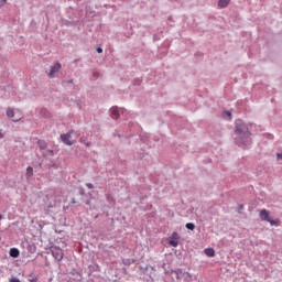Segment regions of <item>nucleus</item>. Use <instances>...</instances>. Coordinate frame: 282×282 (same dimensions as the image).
<instances>
[{"label":"nucleus","instance_id":"6","mask_svg":"<svg viewBox=\"0 0 282 282\" xmlns=\"http://www.w3.org/2000/svg\"><path fill=\"white\" fill-rule=\"evenodd\" d=\"M174 274L177 281H181V279H191V273L184 272L182 270L174 271Z\"/></svg>","mask_w":282,"mask_h":282},{"label":"nucleus","instance_id":"11","mask_svg":"<svg viewBox=\"0 0 282 282\" xmlns=\"http://www.w3.org/2000/svg\"><path fill=\"white\" fill-rule=\"evenodd\" d=\"M34 175V169L32 166L26 167L25 177L30 180Z\"/></svg>","mask_w":282,"mask_h":282},{"label":"nucleus","instance_id":"12","mask_svg":"<svg viewBox=\"0 0 282 282\" xmlns=\"http://www.w3.org/2000/svg\"><path fill=\"white\" fill-rule=\"evenodd\" d=\"M229 4H230V0H219L218 1V7H220V8H228Z\"/></svg>","mask_w":282,"mask_h":282},{"label":"nucleus","instance_id":"4","mask_svg":"<svg viewBox=\"0 0 282 282\" xmlns=\"http://www.w3.org/2000/svg\"><path fill=\"white\" fill-rule=\"evenodd\" d=\"M169 246H172V248H177V246H180V234L177 231H174L170 236Z\"/></svg>","mask_w":282,"mask_h":282},{"label":"nucleus","instance_id":"9","mask_svg":"<svg viewBox=\"0 0 282 282\" xmlns=\"http://www.w3.org/2000/svg\"><path fill=\"white\" fill-rule=\"evenodd\" d=\"M61 67H62L61 63H56L55 65H53L51 67L48 76H54L56 74V72H58L61 69Z\"/></svg>","mask_w":282,"mask_h":282},{"label":"nucleus","instance_id":"24","mask_svg":"<svg viewBox=\"0 0 282 282\" xmlns=\"http://www.w3.org/2000/svg\"><path fill=\"white\" fill-rule=\"evenodd\" d=\"M1 219H3V215H0V221H1Z\"/></svg>","mask_w":282,"mask_h":282},{"label":"nucleus","instance_id":"23","mask_svg":"<svg viewBox=\"0 0 282 282\" xmlns=\"http://www.w3.org/2000/svg\"><path fill=\"white\" fill-rule=\"evenodd\" d=\"M3 138V133L0 132V140Z\"/></svg>","mask_w":282,"mask_h":282},{"label":"nucleus","instance_id":"22","mask_svg":"<svg viewBox=\"0 0 282 282\" xmlns=\"http://www.w3.org/2000/svg\"><path fill=\"white\" fill-rule=\"evenodd\" d=\"M1 3L2 6H6V3H8V0H2Z\"/></svg>","mask_w":282,"mask_h":282},{"label":"nucleus","instance_id":"15","mask_svg":"<svg viewBox=\"0 0 282 282\" xmlns=\"http://www.w3.org/2000/svg\"><path fill=\"white\" fill-rule=\"evenodd\" d=\"M185 228H187V230H195V224H193V223H187V224L185 225Z\"/></svg>","mask_w":282,"mask_h":282},{"label":"nucleus","instance_id":"17","mask_svg":"<svg viewBox=\"0 0 282 282\" xmlns=\"http://www.w3.org/2000/svg\"><path fill=\"white\" fill-rule=\"evenodd\" d=\"M224 116L228 117L229 120H230V118H232V113L230 111H225Z\"/></svg>","mask_w":282,"mask_h":282},{"label":"nucleus","instance_id":"21","mask_svg":"<svg viewBox=\"0 0 282 282\" xmlns=\"http://www.w3.org/2000/svg\"><path fill=\"white\" fill-rule=\"evenodd\" d=\"M98 54H102V47L97 48Z\"/></svg>","mask_w":282,"mask_h":282},{"label":"nucleus","instance_id":"16","mask_svg":"<svg viewBox=\"0 0 282 282\" xmlns=\"http://www.w3.org/2000/svg\"><path fill=\"white\" fill-rule=\"evenodd\" d=\"M267 221L271 224V226H279V219L272 220L271 218H269V220Z\"/></svg>","mask_w":282,"mask_h":282},{"label":"nucleus","instance_id":"7","mask_svg":"<svg viewBox=\"0 0 282 282\" xmlns=\"http://www.w3.org/2000/svg\"><path fill=\"white\" fill-rule=\"evenodd\" d=\"M110 113H111V118H113V120H118V118H120V113H122V108L112 107L110 109Z\"/></svg>","mask_w":282,"mask_h":282},{"label":"nucleus","instance_id":"5","mask_svg":"<svg viewBox=\"0 0 282 282\" xmlns=\"http://www.w3.org/2000/svg\"><path fill=\"white\" fill-rule=\"evenodd\" d=\"M51 252L56 261H63V249L58 247H52Z\"/></svg>","mask_w":282,"mask_h":282},{"label":"nucleus","instance_id":"13","mask_svg":"<svg viewBox=\"0 0 282 282\" xmlns=\"http://www.w3.org/2000/svg\"><path fill=\"white\" fill-rule=\"evenodd\" d=\"M206 257H215V249L213 248H207L204 250Z\"/></svg>","mask_w":282,"mask_h":282},{"label":"nucleus","instance_id":"3","mask_svg":"<svg viewBox=\"0 0 282 282\" xmlns=\"http://www.w3.org/2000/svg\"><path fill=\"white\" fill-rule=\"evenodd\" d=\"M7 116L8 118H12L13 122H19V120L23 118V116L21 115V111L19 110L14 111V109L12 108L7 109Z\"/></svg>","mask_w":282,"mask_h":282},{"label":"nucleus","instance_id":"19","mask_svg":"<svg viewBox=\"0 0 282 282\" xmlns=\"http://www.w3.org/2000/svg\"><path fill=\"white\" fill-rule=\"evenodd\" d=\"M86 186H87V188H90V189L94 188V184H91V183H87Z\"/></svg>","mask_w":282,"mask_h":282},{"label":"nucleus","instance_id":"14","mask_svg":"<svg viewBox=\"0 0 282 282\" xmlns=\"http://www.w3.org/2000/svg\"><path fill=\"white\" fill-rule=\"evenodd\" d=\"M37 144L42 151H45V149H47V143L45 141L39 140Z\"/></svg>","mask_w":282,"mask_h":282},{"label":"nucleus","instance_id":"18","mask_svg":"<svg viewBox=\"0 0 282 282\" xmlns=\"http://www.w3.org/2000/svg\"><path fill=\"white\" fill-rule=\"evenodd\" d=\"M278 162L282 164V153H278Z\"/></svg>","mask_w":282,"mask_h":282},{"label":"nucleus","instance_id":"8","mask_svg":"<svg viewBox=\"0 0 282 282\" xmlns=\"http://www.w3.org/2000/svg\"><path fill=\"white\" fill-rule=\"evenodd\" d=\"M261 221H270V212L268 209H261L259 213Z\"/></svg>","mask_w":282,"mask_h":282},{"label":"nucleus","instance_id":"10","mask_svg":"<svg viewBox=\"0 0 282 282\" xmlns=\"http://www.w3.org/2000/svg\"><path fill=\"white\" fill-rule=\"evenodd\" d=\"M10 257H13V259L19 258L20 251L17 248H11L9 252Z\"/></svg>","mask_w":282,"mask_h":282},{"label":"nucleus","instance_id":"2","mask_svg":"<svg viewBox=\"0 0 282 282\" xmlns=\"http://www.w3.org/2000/svg\"><path fill=\"white\" fill-rule=\"evenodd\" d=\"M61 140L67 147H72L73 144H76V141L78 140V133L74 130H70L68 133L61 134Z\"/></svg>","mask_w":282,"mask_h":282},{"label":"nucleus","instance_id":"1","mask_svg":"<svg viewBox=\"0 0 282 282\" xmlns=\"http://www.w3.org/2000/svg\"><path fill=\"white\" fill-rule=\"evenodd\" d=\"M235 135L238 144L250 142V130H248V126H246L241 119L236 120Z\"/></svg>","mask_w":282,"mask_h":282},{"label":"nucleus","instance_id":"20","mask_svg":"<svg viewBox=\"0 0 282 282\" xmlns=\"http://www.w3.org/2000/svg\"><path fill=\"white\" fill-rule=\"evenodd\" d=\"M10 282H21V280L17 279V278H12V279L10 280Z\"/></svg>","mask_w":282,"mask_h":282}]
</instances>
